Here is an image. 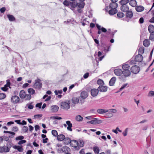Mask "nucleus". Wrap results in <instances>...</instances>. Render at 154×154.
I'll return each instance as SVG.
<instances>
[{
    "mask_svg": "<svg viewBox=\"0 0 154 154\" xmlns=\"http://www.w3.org/2000/svg\"><path fill=\"white\" fill-rule=\"evenodd\" d=\"M54 92L56 95H57L59 93L60 94H62L63 93V91L62 90L59 91L55 90Z\"/></svg>",
    "mask_w": 154,
    "mask_h": 154,
    "instance_id": "5fc2aeb1",
    "label": "nucleus"
},
{
    "mask_svg": "<svg viewBox=\"0 0 154 154\" xmlns=\"http://www.w3.org/2000/svg\"><path fill=\"white\" fill-rule=\"evenodd\" d=\"M41 80L39 79H37L35 80V82L34 85V88L39 89H41L42 86V84L41 82Z\"/></svg>",
    "mask_w": 154,
    "mask_h": 154,
    "instance_id": "39448f33",
    "label": "nucleus"
},
{
    "mask_svg": "<svg viewBox=\"0 0 154 154\" xmlns=\"http://www.w3.org/2000/svg\"><path fill=\"white\" fill-rule=\"evenodd\" d=\"M108 110H109L108 112H113V113H116L117 112L116 110V109H109Z\"/></svg>",
    "mask_w": 154,
    "mask_h": 154,
    "instance_id": "69168bd1",
    "label": "nucleus"
},
{
    "mask_svg": "<svg viewBox=\"0 0 154 154\" xmlns=\"http://www.w3.org/2000/svg\"><path fill=\"white\" fill-rule=\"evenodd\" d=\"M129 5L131 6L134 7L137 5L136 1L135 0H131L130 1Z\"/></svg>",
    "mask_w": 154,
    "mask_h": 154,
    "instance_id": "cd10ccee",
    "label": "nucleus"
},
{
    "mask_svg": "<svg viewBox=\"0 0 154 154\" xmlns=\"http://www.w3.org/2000/svg\"><path fill=\"white\" fill-rule=\"evenodd\" d=\"M114 72L115 74L118 76L122 74H123L122 71L120 69H116L114 70Z\"/></svg>",
    "mask_w": 154,
    "mask_h": 154,
    "instance_id": "dca6fc26",
    "label": "nucleus"
},
{
    "mask_svg": "<svg viewBox=\"0 0 154 154\" xmlns=\"http://www.w3.org/2000/svg\"><path fill=\"white\" fill-rule=\"evenodd\" d=\"M149 38L151 40L154 41V33H150Z\"/></svg>",
    "mask_w": 154,
    "mask_h": 154,
    "instance_id": "de8ad7c7",
    "label": "nucleus"
},
{
    "mask_svg": "<svg viewBox=\"0 0 154 154\" xmlns=\"http://www.w3.org/2000/svg\"><path fill=\"white\" fill-rule=\"evenodd\" d=\"M66 124L68 125L67 127V129L68 130L70 131H72V130L71 128L72 127V124L71 123V122L69 121H67L66 122Z\"/></svg>",
    "mask_w": 154,
    "mask_h": 154,
    "instance_id": "6ab92c4d",
    "label": "nucleus"
},
{
    "mask_svg": "<svg viewBox=\"0 0 154 154\" xmlns=\"http://www.w3.org/2000/svg\"><path fill=\"white\" fill-rule=\"evenodd\" d=\"M79 144L78 146H79L80 148L83 147L84 144V141L82 140H79Z\"/></svg>",
    "mask_w": 154,
    "mask_h": 154,
    "instance_id": "a19ab883",
    "label": "nucleus"
},
{
    "mask_svg": "<svg viewBox=\"0 0 154 154\" xmlns=\"http://www.w3.org/2000/svg\"><path fill=\"white\" fill-rule=\"evenodd\" d=\"M109 112V110L102 109H97V112L99 114H102Z\"/></svg>",
    "mask_w": 154,
    "mask_h": 154,
    "instance_id": "ddd939ff",
    "label": "nucleus"
},
{
    "mask_svg": "<svg viewBox=\"0 0 154 154\" xmlns=\"http://www.w3.org/2000/svg\"><path fill=\"white\" fill-rule=\"evenodd\" d=\"M127 85L128 84L127 83L123 85L120 88V91H121L122 90L124 89L127 86Z\"/></svg>",
    "mask_w": 154,
    "mask_h": 154,
    "instance_id": "e2e57ef3",
    "label": "nucleus"
},
{
    "mask_svg": "<svg viewBox=\"0 0 154 154\" xmlns=\"http://www.w3.org/2000/svg\"><path fill=\"white\" fill-rule=\"evenodd\" d=\"M85 3L84 2H81V3H77V6L80 8H82L84 7Z\"/></svg>",
    "mask_w": 154,
    "mask_h": 154,
    "instance_id": "473e14b6",
    "label": "nucleus"
},
{
    "mask_svg": "<svg viewBox=\"0 0 154 154\" xmlns=\"http://www.w3.org/2000/svg\"><path fill=\"white\" fill-rule=\"evenodd\" d=\"M6 84L5 85H6L8 86L9 88H11L10 85L11 84L10 80L9 79H8L6 81Z\"/></svg>",
    "mask_w": 154,
    "mask_h": 154,
    "instance_id": "bf43d9fd",
    "label": "nucleus"
},
{
    "mask_svg": "<svg viewBox=\"0 0 154 154\" xmlns=\"http://www.w3.org/2000/svg\"><path fill=\"white\" fill-rule=\"evenodd\" d=\"M6 95L5 94L3 93H0V100H2L5 98Z\"/></svg>",
    "mask_w": 154,
    "mask_h": 154,
    "instance_id": "49530a36",
    "label": "nucleus"
},
{
    "mask_svg": "<svg viewBox=\"0 0 154 154\" xmlns=\"http://www.w3.org/2000/svg\"><path fill=\"white\" fill-rule=\"evenodd\" d=\"M136 11L138 12H141L144 10V7L141 5L137 6L135 8Z\"/></svg>",
    "mask_w": 154,
    "mask_h": 154,
    "instance_id": "a211bd4d",
    "label": "nucleus"
},
{
    "mask_svg": "<svg viewBox=\"0 0 154 154\" xmlns=\"http://www.w3.org/2000/svg\"><path fill=\"white\" fill-rule=\"evenodd\" d=\"M148 30L150 33H154V26L152 25H149L148 27Z\"/></svg>",
    "mask_w": 154,
    "mask_h": 154,
    "instance_id": "393cba45",
    "label": "nucleus"
},
{
    "mask_svg": "<svg viewBox=\"0 0 154 154\" xmlns=\"http://www.w3.org/2000/svg\"><path fill=\"white\" fill-rule=\"evenodd\" d=\"M70 101L67 100L65 102H62L61 103V106L62 108L67 110L70 108Z\"/></svg>",
    "mask_w": 154,
    "mask_h": 154,
    "instance_id": "20e7f679",
    "label": "nucleus"
},
{
    "mask_svg": "<svg viewBox=\"0 0 154 154\" xmlns=\"http://www.w3.org/2000/svg\"><path fill=\"white\" fill-rule=\"evenodd\" d=\"M129 2L128 0H122L119 2V3L122 5H126Z\"/></svg>",
    "mask_w": 154,
    "mask_h": 154,
    "instance_id": "f704fd0d",
    "label": "nucleus"
},
{
    "mask_svg": "<svg viewBox=\"0 0 154 154\" xmlns=\"http://www.w3.org/2000/svg\"><path fill=\"white\" fill-rule=\"evenodd\" d=\"M26 94V93L23 90L21 91L20 92V96L21 98L23 99Z\"/></svg>",
    "mask_w": 154,
    "mask_h": 154,
    "instance_id": "c756f323",
    "label": "nucleus"
},
{
    "mask_svg": "<svg viewBox=\"0 0 154 154\" xmlns=\"http://www.w3.org/2000/svg\"><path fill=\"white\" fill-rule=\"evenodd\" d=\"M150 45V42L148 39H145L143 42V45L145 47H148Z\"/></svg>",
    "mask_w": 154,
    "mask_h": 154,
    "instance_id": "a878e982",
    "label": "nucleus"
},
{
    "mask_svg": "<svg viewBox=\"0 0 154 154\" xmlns=\"http://www.w3.org/2000/svg\"><path fill=\"white\" fill-rule=\"evenodd\" d=\"M52 134L55 137L57 136L58 134L57 131L55 130H53L51 131Z\"/></svg>",
    "mask_w": 154,
    "mask_h": 154,
    "instance_id": "37998d69",
    "label": "nucleus"
},
{
    "mask_svg": "<svg viewBox=\"0 0 154 154\" xmlns=\"http://www.w3.org/2000/svg\"><path fill=\"white\" fill-rule=\"evenodd\" d=\"M117 10L116 9H111L109 11V14L110 15H113L117 13Z\"/></svg>",
    "mask_w": 154,
    "mask_h": 154,
    "instance_id": "bb28decb",
    "label": "nucleus"
},
{
    "mask_svg": "<svg viewBox=\"0 0 154 154\" xmlns=\"http://www.w3.org/2000/svg\"><path fill=\"white\" fill-rule=\"evenodd\" d=\"M144 47H143L140 48L138 51L139 53L143 54L144 52Z\"/></svg>",
    "mask_w": 154,
    "mask_h": 154,
    "instance_id": "ea45409f",
    "label": "nucleus"
},
{
    "mask_svg": "<svg viewBox=\"0 0 154 154\" xmlns=\"http://www.w3.org/2000/svg\"><path fill=\"white\" fill-rule=\"evenodd\" d=\"M88 96V93L86 91H83L81 93L80 96L83 99L86 98Z\"/></svg>",
    "mask_w": 154,
    "mask_h": 154,
    "instance_id": "2eb2a0df",
    "label": "nucleus"
},
{
    "mask_svg": "<svg viewBox=\"0 0 154 154\" xmlns=\"http://www.w3.org/2000/svg\"><path fill=\"white\" fill-rule=\"evenodd\" d=\"M70 5L72 8H75L77 5V3L75 2H70Z\"/></svg>",
    "mask_w": 154,
    "mask_h": 154,
    "instance_id": "4c0bfd02",
    "label": "nucleus"
},
{
    "mask_svg": "<svg viewBox=\"0 0 154 154\" xmlns=\"http://www.w3.org/2000/svg\"><path fill=\"white\" fill-rule=\"evenodd\" d=\"M22 146H13V148L14 149H17V150L20 152H23V149L22 148Z\"/></svg>",
    "mask_w": 154,
    "mask_h": 154,
    "instance_id": "4468645a",
    "label": "nucleus"
},
{
    "mask_svg": "<svg viewBox=\"0 0 154 154\" xmlns=\"http://www.w3.org/2000/svg\"><path fill=\"white\" fill-rule=\"evenodd\" d=\"M108 34H110L111 35L112 37H113V36L114 35L115 32H112V33L111 32L110 30V29L108 30Z\"/></svg>",
    "mask_w": 154,
    "mask_h": 154,
    "instance_id": "0e129e2a",
    "label": "nucleus"
},
{
    "mask_svg": "<svg viewBox=\"0 0 154 154\" xmlns=\"http://www.w3.org/2000/svg\"><path fill=\"white\" fill-rule=\"evenodd\" d=\"M100 121L98 120L97 118H94L93 120L88 122L87 123H91L92 124H96L100 123Z\"/></svg>",
    "mask_w": 154,
    "mask_h": 154,
    "instance_id": "f8f14e48",
    "label": "nucleus"
},
{
    "mask_svg": "<svg viewBox=\"0 0 154 154\" xmlns=\"http://www.w3.org/2000/svg\"><path fill=\"white\" fill-rule=\"evenodd\" d=\"M26 142V140H22L18 142V144L20 145L23 144V143H25Z\"/></svg>",
    "mask_w": 154,
    "mask_h": 154,
    "instance_id": "6e6d98bb",
    "label": "nucleus"
},
{
    "mask_svg": "<svg viewBox=\"0 0 154 154\" xmlns=\"http://www.w3.org/2000/svg\"><path fill=\"white\" fill-rule=\"evenodd\" d=\"M72 103L74 104V105H75L79 102V98L75 97H73L72 99Z\"/></svg>",
    "mask_w": 154,
    "mask_h": 154,
    "instance_id": "aec40b11",
    "label": "nucleus"
},
{
    "mask_svg": "<svg viewBox=\"0 0 154 154\" xmlns=\"http://www.w3.org/2000/svg\"><path fill=\"white\" fill-rule=\"evenodd\" d=\"M24 97V98L25 100H29L31 98V96L30 94H26Z\"/></svg>",
    "mask_w": 154,
    "mask_h": 154,
    "instance_id": "c9c22d12",
    "label": "nucleus"
},
{
    "mask_svg": "<svg viewBox=\"0 0 154 154\" xmlns=\"http://www.w3.org/2000/svg\"><path fill=\"white\" fill-rule=\"evenodd\" d=\"M12 131L14 132H17L18 131V128L17 127H14L12 129Z\"/></svg>",
    "mask_w": 154,
    "mask_h": 154,
    "instance_id": "4d7b16f0",
    "label": "nucleus"
},
{
    "mask_svg": "<svg viewBox=\"0 0 154 154\" xmlns=\"http://www.w3.org/2000/svg\"><path fill=\"white\" fill-rule=\"evenodd\" d=\"M83 118L80 115H78L75 117L76 120L79 122L82 121L83 120Z\"/></svg>",
    "mask_w": 154,
    "mask_h": 154,
    "instance_id": "72a5a7b5",
    "label": "nucleus"
},
{
    "mask_svg": "<svg viewBox=\"0 0 154 154\" xmlns=\"http://www.w3.org/2000/svg\"><path fill=\"white\" fill-rule=\"evenodd\" d=\"M8 87H9L8 86L5 85L4 87L1 88V89L4 91H6L8 89Z\"/></svg>",
    "mask_w": 154,
    "mask_h": 154,
    "instance_id": "3c124183",
    "label": "nucleus"
},
{
    "mask_svg": "<svg viewBox=\"0 0 154 154\" xmlns=\"http://www.w3.org/2000/svg\"><path fill=\"white\" fill-rule=\"evenodd\" d=\"M126 16L128 18H131L133 16V14L132 12L131 11H128L126 12Z\"/></svg>",
    "mask_w": 154,
    "mask_h": 154,
    "instance_id": "b1692460",
    "label": "nucleus"
},
{
    "mask_svg": "<svg viewBox=\"0 0 154 154\" xmlns=\"http://www.w3.org/2000/svg\"><path fill=\"white\" fill-rule=\"evenodd\" d=\"M117 16L119 18H122L124 16V14L122 12H118L117 14Z\"/></svg>",
    "mask_w": 154,
    "mask_h": 154,
    "instance_id": "79ce46f5",
    "label": "nucleus"
},
{
    "mask_svg": "<svg viewBox=\"0 0 154 154\" xmlns=\"http://www.w3.org/2000/svg\"><path fill=\"white\" fill-rule=\"evenodd\" d=\"M93 150L96 154H99L100 151V149L97 146L94 147L93 148Z\"/></svg>",
    "mask_w": 154,
    "mask_h": 154,
    "instance_id": "2f4dec72",
    "label": "nucleus"
},
{
    "mask_svg": "<svg viewBox=\"0 0 154 154\" xmlns=\"http://www.w3.org/2000/svg\"><path fill=\"white\" fill-rule=\"evenodd\" d=\"M131 72L134 74H137L138 73L140 70V68L139 66L135 65L132 66L130 68Z\"/></svg>",
    "mask_w": 154,
    "mask_h": 154,
    "instance_id": "423d86ee",
    "label": "nucleus"
},
{
    "mask_svg": "<svg viewBox=\"0 0 154 154\" xmlns=\"http://www.w3.org/2000/svg\"><path fill=\"white\" fill-rule=\"evenodd\" d=\"M28 91L30 94H33L35 93V91L32 88H29L28 89Z\"/></svg>",
    "mask_w": 154,
    "mask_h": 154,
    "instance_id": "e433bc0d",
    "label": "nucleus"
},
{
    "mask_svg": "<svg viewBox=\"0 0 154 154\" xmlns=\"http://www.w3.org/2000/svg\"><path fill=\"white\" fill-rule=\"evenodd\" d=\"M71 141V140L68 137H65V138L64 140V143L66 145L70 144Z\"/></svg>",
    "mask_w": 154,
    "mask_h": 154,
    "instance_id": "412c9836",
    "label": "nucleus"
},
{
    "mask_svg": "<svg viewBox=\"0 0 154 154\" xmlns=\"http://www.w3.org/2000/svg\"><path fill=\"white\" fill-rule=\"evenodd\" d=\"M28 105V108L30 109H32L33 108V106L31 104V103L29 104H27V106Z\"/></svg>",
    "mask_w": 154,
    "mask_h": 154,
    "instance_id": "680f3d73",
    "label": "nucleus"
},
{
    "mask_svg": "<svg viewBox=\"0 0 154 154\" xmlns=\"http://www.w3.org/2000/svg\"><path fill=\"white\" fill-rule=\"evenodd\" d=\"M63 3L64 5L66 6H68L70 5V2H69V1L65 0L63 2Z\"/></svg>",
    "mask_w": 154,
    "mask_h": 154,
    "instance_id": "09e8293b",
    "label": "nucleus"
},
{
    "mask_svg": "<svg viewBox=\"0 0 154 154\" xmlns=\"http://www.w3.org/2000/svg\"><path fill=\"white\" fill-rule=\"evenodd\" d=\"M118 4L116 3L112 2L109 4V8L111 9H116L117 7Z\"/></svg>",
    "mask_w": 154,
    "mask_h": 154,
    "instance_id": "f3484780",
    "label": "nucleus"
},
{
    "mask_svg": "<svg viewBox=\"0 0 154 154\" xmlns=\"http://www.w3.org/2000/svg\"><path fill=\"white\" fill-rule=\"evenodd\" d=\"M128 129V128H126L125 130L122 133V134L124 136H125L127 135Z\"/></svg>",
    "mask_w": 154,
    "mask_h": 154,
    "instance_id": "864d4df0",
    "label": "nucleus"
},
{
    "mask_svg": "<svg viewBox=\"0 0 154 154\" xmlns=\"http://www.w3.org/2000/svg\"><path fill=\"white\" fill-rule=\"evenodd\" d=\"M4 133H10L11 134H12L13 135H14L15 134L14 132L8 131H4Z\"/></svg>",
    "mask_w": 154,
    "mask_h": 154,
    "instance_id": "052dcab7",
    "label": "nucleus"
},
{
    "mask_svg": "<svg viewBox=\"0 0 154 154\" xmlns=\"http://www.w3.org/2000/svg\"><path fill=\"white\" fill-rule=\"evenodd\" d=\"M116 78L115 77H112L109 82V85L110 86L113 85L116 82Z\"/></svg>",
    "mask_w": 154,
    "mask_h": 154,
    "instance_id": "5701e85b",
    "label": "nucleus"
},
{
    "mask_svg": "<svg viewBox=\"0 0 154 154\" xmlns=\"http://www.w3.org/2000/svg\"><path fill=\"white\" fill-rule=\"evenodd\" d=\"M79 143L78 142L75 140H71L70 145L72 147L75 148V149L78 150L80 149V148L78 146Z\"/></svg>",
    "mask_w": 154,
    "mask_h": 154,
    "instance_id": "0eeeda50",
    "label": "nucleus"
},
{
    "mask_svg": "<svg viewBox=\"0 0 154 154\" xmlns=\"http://www.w3.org/2000/svg\"><path fill=\"white\" fill-rule=\"evenodd\" d=\"M135 61L131 60L130 62V63L131 64H134L135 63V62H140L143 60V57L140 54H138L136 56L135 58Z\"/></svg>",
    "mask_w": 154,
    "mask_h": 154,
    "instance_id": "f03ea898",
    "label": "nucleus"
},
{
    "mask_svg": "<svg viewBox=\"0 0 154 154\" xmlns=\"http://www.w3.org/2000/svg\"><path fill=\"white\" fill-rule=\"evenodd\" d=\"M7 16L10 21H13L15 20V18L12 15L8 14Z\"/></svg>",
    "mask_w": 154,
    "mask_h": 154,
    "instance_id": "7c9ffc66",
    "label": "nucleus"
},
{
    "mask_svg": "<svg viewBox=\"0 0 154 154\" xmlns=\"http://www.w3.org/2000/svg\"><path fill=\"white\" fill-rule=\"evenodd\" d=\"M85 99H83L82 98H79V101L80 100V103H81V104H83L85 102Z\"/></svg>",
    "mask_w": 154,
    "mask_h": 154,
    "instance_id": "774afa93",
    "label": "nucleus"
},
{
    "mask_svg": "<svg viewBox=\"0 0 154 154\" xmlns=\"http://www.w3.org/2000/svg\"><path fill=\"white\" fill-rule=\"evenodd\" d=\"M50 118L53 119L58 120H60L62 119V118L61 117L58 116H51L50 117Z\"/></svg>",
    "mask_w": 154,
    "mask_h": 154,
    "instance_id": "c03bdc74",
    "label": "nucleus"
},
{
    "mask_svg": "<svg viewBox=\"0 0 154 154\" xmlns=\"http://www.w3.org/2000/svg\"><path fill=\"white\" fill-rule=\"evenodd\" d=\"M123 74L125 77H128L131 75L130 66L128 64L125 63L122 66Z\"/></svg>",
    "mask_w": 154,
    "mask_h": 154,
    "instance_id": "f257e3e1",
    "label": "nucleus"
},
{
    "mask_svg": "<svg viewBox=\"0 0 154 154\" xmlns=\"http://www.w3.org/2000/svg\"><path fill=\"white\" fill-rule=\"evenodd\" d=\"M42 104V103H40L36 104L35 107H38L40 109L41 107V106Z\"/></svg>",
    "mask_w": 154,
    "mask_h": 154,
    "instance_id": "13d9d810",
    "label": "nucleus"
},
{
    "mask_svg": "<svg viewBox=\"0 0 154 154\" xmlns=\"http://www.w3.org/2000/svg\"><path fill=\"white\" fill-rule=\"evenodd\" d=\"M120 9L122 11L126 12L129 10V8L128 6L127 5H122Z\"/></svg>",
    "mask_w": 154,
    "mask_h": 154,
    "instance_id": "9b49d317",
    "label": "nucleus"
},
{
    "mask_svg": "<svg viewBox=\"0 0 154 154\" xmlns=\"http://www.w3.org/2000/svg\"><path fill=\"white\" fill-rule=\"evenodd\" d=\"M99 90L98 89H93L91 90V95L94 97L96 96L98 94Z\"/></svg>",
    "mask_w": 154,
    "mask_h": 154,
    "instance_id": "9d476101",
    "label": "nucleus"
},
{
    "mask_svg": "<svg viewBox=\"0 0 154 154\" xmlns=\"http://www.w3.org/2000/svg\"><path fill=\"white\" fill-rule=\"evenodd\" d=\"M65 136L62 134H60L58 135L57 136V139L59 141H62L65 138Z\"/></svg>",
    "mask_w": 154,
    "mask_h": 154,
    "instance_id": "4be33fe9",
    "label": "nucleus"
},
{
    "mask_svg": "<svg viewBox=\"0 0 154 154\" xmlns=\"http://www.w3.org/2000/svg\"><path fill=\"white\" fill-rule=\"evenodd\" d=\"M154 95V91H149L148 94L149 97H152Z\"/></svg>",
    "mask_w": 154,
    "mask_h": 154,
    "instance_id": "603ef678",
    "label": "nucleus"
},
{
    "mask_svg": "<svg viewBox=\"0 0 154 154\" xmlns=\"http://www.w3.org/2000/svg\"><path fill=\"white\" fill-rule=\"evenodd\" d=\"M11 101L14 103H18L20 101L19 97L17 95H14L11 97Z\"/></svg>",
    "mask_w": 154,
    "mask_h": 154,
    "instance_id": "6e6552de",
    "label": "nucleus"
},
{
    "mask_svg": "<svg viewBox=\"0 0 154 154\" xmlns=\"http://www.w3.org/2000/svg\"><path fill=\"white\" fill-rule=\"evenodd\" d=\"M24 137L23 136H20L17 137L15 138L16 140H21L24 139Z\"/></svg>",
    "mask_w": 154,
    "mask_h": 154,
    "instance_id": "8fccbe9b",
    "label": "nucleus"
},
{
    "mask_svg": "<svg viewBox=\"0 0 154 154\" xmlns=\"http://www.w3.org/2000/svg\"><path fill=\"white\" fill-rule=\"evenodd\" d=\"M22 131L25 133H27L28 131V127L25 126H24L22 128Z\"/></svg>",
    "mask_w": 154,
    "mask_h": 154,
    "instance_id": "a18cd8bd",
    "label": "nucleus"
},
{
    "mask_svg": "<svg viewBox=\"0 0 154 154\" xmlns=\"http://www.w3.org/2000/svg\"><path fill=\"white\" fill-rule=\"evenodd\" d=\"M108 87L106 86L100 85L98 88L99 91L101 92H105L107 91Z\"/></svg>",
    "mask_w": 154,
    "mask_h": 154,
    "instance_id": "1a4fd4ad",
    "label": "nucleus"
},
{
    "mask_svg": "<svg viewBox=\"0 0 154 154\" xmlns=\"http://www.w3.org/2000/svg\"><path fill=\"white\" fill-rule=\"evenodd\" d=\"M97 83L100 85H104V83L103 80L100 79H98L97 81Z\"/></svg>",
    "mask_w": 154,
    "mask_h": 154,
    "instance_id": "58836bf2",
    "label": "nucleus"
},
{
    "mask_svg": "<svg viewBox=\"0 0 154 154\" xmlns=\"http://www.w3.org/2000/svg\"><path fill=\"white\" fill-rule=\"evenodd\" d=\"M42 116V114H37L35 115L34 116V117L35 118H40Z\"/></svg>",
    "mask_w": 154,
    "mask_h": 154,
    "instance_id": "338daca9",
    "label": "nucleus"
},
{
    "mask_svg": "<svg viewBox=\"0 0 154 154\" xmlns=\"http://www.w3.org/2000/svg\"><path fill=\"white\" fill-rule=\"evenodd\" d=\"M12 143H9V146H0V153L4 152H7L9 151L10 148L11 147Z\"/></svg>",
    "mask_w": 154,
    "mask_h": 154,
    "instance_id": "7ed1b4c3",
    "label": "nucleus"
},
{
    "mask_svg": "<svg viewBox=\"0 0 154 154\" xmlns=\"http://www.w3.org/2000/svg\"><path fill=\"white\" fill-rule=\"evenodd\" d=\"M51 110L54 112H56L59 109V107L56 105L53 106H51Z\"/></svg>",
    "mask_w": 154,
    "mask_h": 154,
    "instance_id": "c85d7f7f",
    "label": "nucleus"
}]
</instances>
